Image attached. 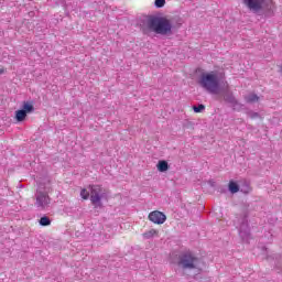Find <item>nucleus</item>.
<instances>
[{
  "label": "nucleus",
  "instance_id": "14",
  "mask_svg": "<svg viewBox=\"0 0 282 282\" xmlns=\"http://www.w3.org/2000/svg\"><path fill=\"white\" fill-rule=\"evenodd\" d=\"M193 109H194L195 113H202V111H204V109H206V106L200 104L198 106H194Z\"/></svg>",
  "mask_w": 282,
  "mask_h": 282
},
{
  "label": "nucleus",
  "instance_id": "11",
  "mask_svg": "<svg viewBox=\"0 0 282 282\" xmlns=\"http://www.w3.org/2000/svg\"><path fill=\"white\" fill-rule=\"evenodd\" d=\"M229 191L230 193L235 194V193H239V185L234 182V181H230L229 182Z\"/></svg>",
  "mask_w": 282,
  "mask_h": 282
},
{
  "label": "nucleus",
  "instance_id": "12",
  "mask_svg": "<svg viewBox=\"0 0 282 282\" xmlns=\"http://www.w3.org/2000/svg\"><path fill=\"white\" fill-rule=\"evenodd\" d=\"M51 224L50 217L44 216L40 219V226H51Z\"/></svg>",
  "mask_w": 282,
  "mask_h": 282
},
{
  "label": "nucleus",
  "instance_id": "15",
  "mask_svg": "<svg viewBox=\"0 0 282 282\" xmlns=\"http://www.w3.org/2000/svg\"><path fill=\"white\" fill-rule=\"evenodd\" d=\"M80 197L83 199H89V192L87 189H82Z\"/></svg>",
  "mask_w": 282,
  "mask_h": 282
},
{
  "label": "nucleus",
  "instance_id": "3",
  "mask_svg": "<svg viewBox=\"0 0 282 282\" xmlns=\"http://www.w3.org/2000/svg\"><path fill=\"white\" fill-rule=\"evenodd\" d=\"M148 28L151 32H154L155 34H171V31L173 30V25L171 24V21L165 18H152L148 21Z\"/></svg>",
  "mask_w": 282,
  "mask_h": 282
},
{
  "label": "nucleus",
  "instance_id": "7",
  "mask_svg": "<svg viewBox=\"0 0 282 282\" xmlns=\"http://www.w3.org/2000/svg\"><path fill=\"white\" fill-rule=\"evenodd\" d=\"M90 202L95 206V208H101L102 203V187L100 185H90Z\"/></svg>",
  "mask_w": 282,
  "mask_h": 282
},
{
  "label": "nucleus",
  "instance_id": "4",
  "mask_svg": "<svg viewBox=\"0 0 282 282\" xmlns=\"http://www.w3.org/2000/svg\"><path fill=\"white\" fill-rule=\"evenodd\" d=\"M50 193H52V185L50 184V182L47 183V185L40 184L36 193L35 206H37V208H41V210H45V208L50 206L52 202V198H50Z\"/></svg>",
  "mask_w": 282,
  "mask_h": 282
},
{
  "label": "nucleus",
  "instance_id": "5",
  "mask_svg": "<svg viewBox=\"0 0 282 282\" xmlns=\"http://www.w3.org/2000/svg\"><path fill=\"white\" fill-rule=\"evenodd\" d=\"M242 3L251 12H261V10L270 12L274 10V0H242Z\"/></svg>",
  "mask_w": 282,
  "mask_h": 282
},
{
  "label": "nucleus",
  "instance_id": "1",
  "mask_svg": "<svg viewBox=\"0 0 282 282\" xmlns=\"http://www.w3.org/2000/svg\"><path fill=\"white\" fill-rule=\"evenodd\" d=\"M219 73L212 70L199 76L198 85L209 94H219Z\"/></svg>",
  "mask_w": 282,
  "mask_h": 282
},
{
  "label": "nucleus",
  "instance_id": "18",
  "mask_svg": "<svg viewBox=\"0 0 282 282\" xmlns=\"http://www.w3.org/2000/svg\"><path fill=\"white\" fill-rule=\"evenodd\" d=\"M225 87H226V89H228V87H229L227 82L225 83Z\"/></svg>",
  "mask_w": 282,
  "mask_h": 282
},
{
  "label": "nucleus",
  "instance_id": "10",
  "mask_svg": "<svg viewBox=\"0 0 282 282\" xmlns=\"http://www.w3.org/2000/svg\"><path fill=\"white\" fill-rule=\"evenodd\" d=\"M158 229H150L143 234L144 239H153V237H158Z\"/></svg>",
  "mask_w": 282,
  "mask_h": 282
},
{
  "label": "nucleus",
  "instance_id": "8",
  "mask_svg": "<svg viewBox=\"0 0 282 282\" xmlns=\"http://www.w3.org/2000/svg\"><path fill=\"white\" fill-rule=\"evenodd\" d=\"M148 219L152 221V224H156L158 226H162L164 221H166V214L160 210H153L149 214Z\"/></svg>",
  "mask_w": 282,
  "mask_h": 282
},
{
  "label": "nucleus",
  "instance_id": "13",
  "mask_svg": "<svg viewBox=\"0 0 282 282\" xmlns=\"http://www.w3.org/2000/svg\"><path fill=\"white\" fill-rule=\"evenodd\" d=\"M247 102H259V96H257V95H249L247 97Z\"/></svg>",
  "mask_w": 282,
  "mask_h": 282
},
{
  "label": "nucleus",
  "instance_id": "17",
  "mask_svg": "<svg viewBox=\"0 0 282 282\" xmlns=\"http://www.w3.org/2000/svg\"><path fill=\"white\" fill-rule=\"evenodd\" d=\"M6 72V67L0 65V76Z\"/></svg>",
  "mask_w": 282,
  "mask_h": 282
},
{
  "label": "nucleus",
  "instance_id": "9",
  "mask_svg": "<svg viewBox=\"0 0 282 282\" xmlns=\"http://www.w3.org/2000/svg\"><path fill=\"white\" fill-rule=\"evenodd\" d=\"M156 169L160 171V173H166V171H169V162L159 161Z\"/></svg>",
  "mask_w": 282,
  "mask_h": 282
},
{
  "label": "nucleus",
  "instance_id": "6",
  "mask_svg": "<svg viewBox=\"0 0 282 282\" xmlns=\"http://www.w3.org/2000/svg\"><path fill=\"white\" fill-rule=\"evenodd\" d=\"M28 113H34V101L22 102V109L15 111L17 122H23L28 118Z\"/></svg>",
  "mask_w": 282,
  "mask_h": 282
},
{
  "label": "nucleus",
  "instance_id": "16",
  "mask_svg": "<svg viewBox=\"0 0 282 282\" xmlns=\"http://www.w3.org/2000/svg\"><path fill=\"white\" fill-rule=\"evenodd\" d=\"M166 0H155L156 8H164Z\"/></svg>",
  "mask_w": 282,
  "mask_h": 282
},
{
  "label": "nucleus",
  "instance_id": "2",
  "mask_svg": "<svg viewBox=\"0 0 282 282\" xmlns=\"http://www.w3.org/2000/svg\"><path fill=\"white\" fill-rule=\"evenodd\" d=\"M177 265L181 270H194L195 274L202 272V260L191 252L180 254Z\"/></svg>",
  "mask_w": 282,
  "mask_h": 282
}]
</instances>
